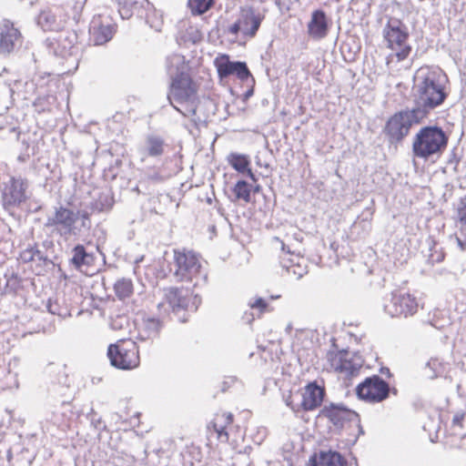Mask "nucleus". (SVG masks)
Returning <instances> with one entry per match:
<instances>
[{"mask_svg": "<svg viewBox=\"0 0 466 466\" xmlns=\"http://www.w3.org/2000/svg\"><path fill=\"white\" fill-rule=\"evenodd\" d=\"M167 98L184 116H196L198 107L197 89L187 74L180 73L173 77Z\"/></svg>", "mask_w": 466, "mask_h": 466, "instance_id": "f03ea898", "label": "nucleus"}, {"mask_svg": "<svg viewBox=\"0 0 466 466\" xmlns=\"http://www.w3.org/2000/svg\"><path fill=\"white\" fill-rule=\"evenodd\" d=\"M384 311L390 317L412 316L417 312L418 302L415 297L403 291H396L391 294L389 300L383 305Z\"/></svg>", "mask_w": 466, "mask_h": 466, "instance_id": "1a4fd4ad", "label": "nucleus"}, {"mask_svg": "<svg viewBox=\"0 0 466 466\" xmlns=\"http://www.w3.org/2000/svg\"><path fill=\"white\" fill-rule=\"evenodd\" d=\"M233 422V415L231 413H221L216 414L214 420L208 426V430L217 434V438L221 442H227L228 441V427Z\"/></svg>", "mask_w": 466, "mask_h": 466, "instance_id": "aec40b11", "label": "nucleus"}, {"mask_svg": "<svg viewBox=\"0 0 466 466\" xmlns=\"http://www.w3.org/2000/svg\"><path fill=\"white\" fill-rule=\"evenodd\" d=\"M463 419V414H456L454 417H453V422L454 423H460Z\"/></svg>", "mask_w": 466, "mask_h": 466, "instance_id": "79ce46f5", "label": "nucleus"}, {"mask_svg": "<svg viewBox=\"0 0 466 466\" xmlns=\"http://www.w3.org/2000/svg\"><path fill=\"white\" fill-rule=\"evenodd\" d=\"M458 218L461 231H462L466 227V197L461 201V207L458 209Z\"/></svg>", "mask_w": 466, "mask_h": 466, "instance_id": "c9c22d12", "label": "nucleus"}, {"mask_svg": "<svg viewBox=\"0 0 466 466\" xmlns=\"http://www.w3.org/2000/svg\"><path fill=\"white\" fill-rule=\"evenodd\" d=\"M187 294L186 289L169 288L165 289V299L173 310H177L187 306Z\"/></svg>", "mask_w": 466, "mask_h": 466, "instance_id": "412c9836", "label": "nucleus"}, {"mask_svg": "<svg viewBox=\"0 0 466 466\" xmlns=\"http://www.w3.org/2000/svg\"><path fill=\"white\" fill-rule=\"evenodd\" d=\"M174 276L179 281H191L200 273V260L190 250H174Z\"/></svg>", "mask_w": 466, "mask_h": 466, "instance_id": "6e6552de", "label": "nucleus"}, {"mask_svg": "<svg viewBox=\"0 0 466 466\" xmlns=\"http://www.w3.org/2000/svg\"><path fill=\"white\" fill-rule=\"evenodd\" d=\"M448 137L438 127H424L415 135L412 142L414 157L429 159L438 156L447 146Z\"/></svg>", "mask_w": 466, "mask_h": 466, "instance_id": "20e7f679", "label": "nucleus"}, {"mask_svg": "<svg viewBox=\"0 0 466 466\" xmlns=\"http://www.w3.org/2000/svg\"><path fill=\"white\" fill-rule=\"evenodd\" d=\"M161 328L162 323L159 319L155 318L144 319L138 331V338L141 340L152 339L157 337Z\"/></svg>", "mask_w": 466, "mask_h": 466, "instance_id": "4be33fe9", "label": "nucleus"}, {"mask_svg": "<svg viewBox=\"0 0 466 466\" xmlns=\"http://www.w3.org/2000/svg\"><path fill=\"white\" fill-rule=\"evenodd\" d=\"M461 232L463 238H461V237H456V241L461 250H466V227L465 229Z\"/></svg>", "mask_w": 466, "mask_h": 466, "instance_id": "ea45409f", "label": "nucleus"}, {"mask_svg": "<svg viewBox=\"0 0 466 466\" xmlns=\"http://www.w3.org/2000/svg\"><path fill=\"white\" fill-rule=\"evenodd\" d=\"M252 94H253V90H252V89H250V90H248V91L246 93V96H247V97H248V96H252Z\"/></svg>", "mask_w": 466, "mask_h": 466, "instance_id": "a18cd8bd", "label": "nucleus"}, {"mask_svg": "<svg viewBox=\"0 0 466 466\" xmlns=\"http://www.w3.org/2000/svg\"><path fill=\"white\" fill-rule=\"evenodd\" d=\"M324 389L316 383H309L302 393L301 406L305 410H313L319 407L324 398Z\"/></svg>", "mask_w": 466, "mask_h": 466, "instance_id": "f3484780", "label": "nucleus"}, {"mask_svg": "<svg viewBox=\"0 0 466 466\" xmlns=\"http://www.w3.org/2000/svg\"><path fill=\"white\" fill-rule=\"evenodd\" d=\"M263 18L262 15L256 13L251 7L243 9L239 18L242 24V33L249 37L255 36Z\"/></svg>", "mask_w": 466, "mask_h": 466, "instance_id": "a211bd4d", "label": "nucleus"}, {"mask_svg": "<svg viewBox=\"0 0 466 466\" xmlns=\"http://www.w3.org/2000/svg\"><path fill=\"white\" fill-rule=\"evenodd\" d=\"M37 24L45 31L55 30L58 26L56 17L50 10H45L39 14Z\"/></svg>", "mask_w": 466, "mask_h": 466, "instance_id": "bb28decb", "label": "nucleus"}, {"mask_svg": "<svg viewBox=\"0 0 466 466\" xmlns=\"http://www.w3.org/2000/svg\"><path fill=\"white\" fill-rule=\"evenodd\" d=\"M239 31H242V24L240 19L231 25L228 29V32L234 35H238Z\"/></svg>", "mask_w": 466, "mask_h": 466, "instance_id": "58836bf2", "label": "nucleus"}, {"mask_svg": "<svg viewBox=\"0 0 466 466\" xmlns=\"http://www.w3.org/2000/svg\"><path fill=\"white\" fill-rule=\"evenodd\" d=\"M386 46L392 51L389 56L390 60L396 58L400 62L408 58L411 52L409 44L410 33L407 25L400 19L390 17L382 30Z\"/></svg>", "mask_w": 466, "mask_h": 466, "instance_id": "7ed1b4c3", "label": "nucleus"}, {"mask_svg": "<svg viewBox=\"0 0 466 466\" xmlns=\"http://www.w3.org/2000/svg\"><path fill=\"white\" fill-rule=\"evenodd\" d=\"M82 218H83V220H85L86 218H87V215L86 213H83ZM82 226L85 227V221L82 222Z\"/></svg>", "mask_w": 466, "mask_h": 466, "instance_id": "c03bdc74", "label": "nucleus"}, {"mask_svg": "<svg viewBox=\"0 0 466 466\" xmlns=\"http://www.w3.org/2000/svg\"><path fill=\"white\" fill-rule=\"evenodd\" d=\"M425 117L414 107L393 114L386 122L383 132L390 144L400 143L412 126L420 124Z\"/></svg>", "mask_w": 466, "mask_h": 466, "instance_id": "39448f33", "label": "nucleus"}, {"mask_svg": "<svg viewBox=\"0 0 466 466\" xmlns=\"http://www.w3.org/2000/svg\"><path fill=\"white\" fill-rule=\"evenodd\" d=\"M115 291L119 299H126L133 292V284L130 279H122L115 284Z\"/></svg>", "mask_w": 466, "mask_h": 466, "instance_id": "c85d7f7f", "label": "nucleus"}, {"mask_svg": "<svg viewBox=\"0 0 466 466\" xmlns=\"http://www.w3.org/2000/svg\"><path fill=\"white\" fill-rule=\"evenodd\" d=\"M413 107L427 117L447 98L448 77L439 67L421 66L413 77Z\"/></svg>", "mask_w": 466, "mask_h": 466, "instance_id": "f257e3e1", "label": "nucleus"}, {"mask_svg": "<svg viewBox=\"0 0 466 466\" xmlns=\"http://www.w3.org/2000/svg\"><path fill=\"white\" fill-rule=\"evenodd\" d=\"M214 63L221 78L236 75L241 81H245L251 76L246 63L231 62L226 55L218 56Z\"/></svg>", "mask_w": 466, "mask_h": 466, "instance_id": "ddd939ff", "label": "nucleus"}, {"mask_svg": "<svg viewBox=\"0 0 466 466\" xmlns=\"http://www.w3.org/2000/svg\"><path fill=\"white\" fill-rule=\"evenodd\" d=\"M320 414L328 418L338 428H343L346 423H353L361 433L363 432L358 413L342 405L331 403L329 406H324Z\"/></svg>", "mask_w": 466, "mask_h": 466, "instance_id": "f8f14e48", "label": "nucleus"}, {"mask_svg": "<svg viewBox=\"0 0 466 466\" xmlns=\"http://www.w3.org/2000/svg\"><path fill=\"white\" fill-rule=\"evenodd\" d=\"M128 325L127 318L125 316H117L111 319L110 327L114 330H121Z\"/></svg>", "mask_w": 466, "mask_h": 466, "instance_id": "e433bc0d", "label": "nucleus"}, {"mask_svg": "<svg viewBox=\"0 0 466 466\" xmlns=\"http://www.w3.org/2000/svg\"><path fill=\"white\" fill-rule=\"evenodd\" d=\"M279 298H280V295L271 296L272 299H279Z\"/></svg>", "mask_w": 466, "mask_h": 466, "instance_id": "49530a36", "label": "nucleus"}, {"mask_svg": "<svg viewBox=\"0 0 466 466\" xmlns=\"http://www.w3.org/2000/svg\"><path fill=\"white\" fill-rule=\"evenodd\" d=\"M283 266L287 268L288 272L294 275L297 279H301L308 273L307 266L302 265L299 261L295 263L293 259H290L289 265L284 264Z\"/></svg>", "mask_w": 466, "mask_h": 466, "instance_id": "2f4dec72", "label": "nucleus"}, {"mask_svg": "<svg viewBox=\"0 0 466 466\" xmlns=\"http://www.w3.org/2000/svg\"><path fill=\"white\" fill-rule=\"evenodd\" d=\"M118 5V12L123 19L132 16L133 13L143 6L146 0H116Z\"/></svg>", "mask_w": 466, "mask_h": 466, "instance_id": "393cba45", "label": "nucleus"}, {"mask_svg": "<svg viewBox=\"0 0 466 466\" xmlns=\"http://www.w3.org/2000/svg\"><path fill=\"white\" fill-rule=\"evenodd\" d=\"M142 259H143V258H141L139 259V261H140V260H142ZM136 263H138V259H137V260H136Z\"/></svg>", "mask_w": 466, "mask_h": 466, "instance_id": "de8ad7c7", "label": "nucleus"}, {"mask_svg": "<svg viewBox=\"0 0 466 466\" xmlns=\"http://www.w3.org/2000/svg\"><path fill=\"white\" fill-rule=\"evenodd\" d=\"M80 212L65 208L59 207L56 208L55 212L47 217L45 226L52 228L53 232H56L60 237L67 239L71 236H76L80 232L77 227Z\"/></svg>", "mask_w": 466, "mask_h": 466, "instance_id": "0eeeda50", "label": "nucleus"}, {"mask_svg": "<svg viewBox=\"0 0 466 466\" xmlns=\"http://www.w3.org/2000/svg\"><path fill=\"white\" fill-rule=\"evenodd\" d=\"M94 261V256L88 253L83 245H76L72 250L71 264L80 269L83 266H89Z\"/></svg>", "mask_w": 466, "mask_h": 466, "instance_id": "b1692460", "label": "nucleus"}, {"mask_svg": "<svg viewBox=\"0 0 466 466\" xmlns=\"http://www.w3.org/2000/svg\"><path fill=\"white\" fill-rule=\"evenodd\" d=\"M309 35L315 39L324 38L328 34V22L322 10H316L311 15L308 25Z\"/></svg>", "mask_w": 466, "mask_h": 466, "instance_id": "6ab92c4d", "label": "nucleus"}, {"mask_svg": "<svg viewBox=\"0 0 466 466\" xmlns=\"http://www.w3.org/2000/svg\"><path fill=\"white\" fill-rule=\"evenodd\" d=\"M313 466H347L346 460L337 451H321Z\"/></svg>", "mask_w": 466, "mask_h": 466, "instance_id": "5701e85b", "label": "nucleus"}, {"mask_svg": "<svg viewBox=\"0 0 466 466\" xmlns=\"http://www.w3.org/2000/svg\"><path fill=\"white\" fill-rule=\"evenodd\" d=\"M437 364V360H430L427 362V367H430V368H432L433 366H435Z\"/></svg>", "mask_w": 466, "mask_h": 466, "instance_id": "37998d69", "label": "nucleus"}, {"mask_svg": "<svg viewBox=\"0 0 466 466\" xmlns=\"http://www.w3.org/2000/svg\"><path fill=\"white\" fill-rule=\"evenodd\" d=\"M28 182L22 177H11L2 184V201L5 209L20 206L27 199Z\"/></svg>", "mask_w": 466, "mask_h": 466, "instance_id": "9d476101", "label": "nucleus"}, {"mask_svg": "<svg viewBox=\"0 0 466 466\" xmlns=\"http://www.w3.org/2000/svg\"><path fill=\"white\" fill-rule=\"evenodd\" d=\"M233 191L238 199H242L245 202H249L250 188H249V185L246 181H244V180L238 181L233 188Z\"/></svg>", "mask_w": 466, "mask_h": 466, "instance_id": "7c9ffc66", "label": "nucleus"}, {"mask_svg": "<svg viewBox=\"0 0 466 466\" xmlns=\"http://www.w3.org/2000/svg\"><path fill=\"white\" fill-rule=\"evenodd\" d=\"M185 67L184 56L173 54L167 57V68L170 75L183 73Z\"/></svg>", "mask_w": 466, "mask_h": 466, "instance_id": "cd10ccee", "label": "nucleus"}, {"mask_svg": "<svg viewBox=\"0 0 466 466\" xmlns=\"http://www.w3.org/2000/svg\"><path fill=\"white\" fill-rule=\"evenodd\" d=\"M429 251L430 253L427 255V260L430 264L434 265L435 263H440L444 259V253L442 252L441 248L436 243L430 245Z\"/></svg>", "mask_w": 466, "mask_h": 466, "instance_id": "72a5a7b5", "label": "nucleus"}, {"mask_svg": "<svg viewBox=\"0 0 466 466\" xmlns=\"http://www.w3.org/2000/svg\"><path fill=\"white\" fill-rule=\"evenodd\" d=\"M231 166L238 172H247L248 176L254 181H256L255 176L252 171L248 168L249 161L245 156L233 154L230 157Z\"/></svg>", "mask_w": 466, "mask_h": 466, "instance_id": "a878e982", "label": "nucleus"}, {"mask_svg": "<svg viewBox=\"0 0 466 466\" xmlns=\"http://www.w3.org/2000/svg\"><path fill=\"white\" fill-rule=\"evenodd\" d=\"M248 305L252 309H259L260 310L265 309L267 307V303L265 302V300L262 298H258L253 302L250 301L248 303Z\"/></svg>", "mask_w": 466, "mask_h": 466, "instance_id": "4c0bfd02", "label": "nucleus"}, {"mask_svg": "<svg viewBox=\"0 0 466 466\" xmlns=\"http://www.w3.org/2000/svg\"><path fill=\"white\" fill-rule=\"evenodd\" d=\"M22 43V35L14 24L5 20L0 24V54L7 55L13 52Z\"/></svg>", "mask_w": 466, "mask_h": 466, "instance_id": "4468645a", "label": "nucleus"}, {"mask_svg": "<svg viewBox=\"0 0 466 466\" xmlns=\"http://www.w3.org/2000/svg\"><path fill=\"white\" fill-rule=\"evenodd\" d=\"M275 240L278 241L281 245V249L283 251H287L288 254H292L289 248L285 245L283 241H281L279 238H275Z\"/></svg>", "mask_w": 466, "mask_h": 466, "instance_id": "a19ab883", "label": "nucleus"}, {"mask_svg": "<svg viewBox=\"0 0 466 466\" xmlns=\"http://www.w3.org/2000/svg\"><path fill=\"white\" fill-rule=\"evenodd\" d=\"M339 362L340 363L336 366V370L345 373L347 376H353L361 367L360 363H352L347 360H340Z\"/></svg>", "mask_w": 466, "mask_h": 466, "instance_id": "473e14b6", "label": "nucleus"}, {"mask_svg": "<svg viewBox=\"0 0 466 466\" xmlns=\"http://www.w3.org/2000/svg\"><path fill=\"white\" fill-rule=\"evenodd\" d=\"M89 31L95 45L100 46L111 40L115 34V26L98 16L92 20Z\"/></svg>", "mask_w": 466, "mask_h": 466, "instance_id": "dca6fc26", "label": "nucleus"}, {"mask_svg": "<svg viewBox=\"0 0 466 466\" xmlns=\"http://www.w3.org/2000/svg\"><path fill=\"white\" fill-rule=\"evenodd\" d=\"M214 0H188V6L193 15L206 13L213 5Z\"/></svg>", "mask_w": 466, "mask_h": 466, "instance_id": "c756f323", "label": "nucleus"}, {"mask_svg": "<svg viewBox=\"0 0 466 466\" xmlns=\"http://www.w3.org/2000/svg\"><path fill=\"white\" fill-rule=\"evenodd\" d=\"M389 384L379 376L367 378L357 387L358 396L370 402H380L388 398Z\"/></svg>", "mask_w": 466, "mask_h": 466, "instance_id": "9b49d317", "label": "nucleus"}, {"mask_svg": "<svg viewBox=\"0 0 466 466\" xmlns=\"http://www.w3.org/2000/svg\"><path fill=\"white\" fill-rule=\"evenodd\" d=\"M107 356L112 366L119 370H133L139 366V350L132 339H120L108 347Z\"/></svg>", "mask_w": 466, "mask_h": 466, "instance_id": "423d86ee", "label": "nucleus"}, {"mask_svg": "<svg viewBox=\"0 0 466 466\" xmlns=\"http://www.w3.org/2000/svg\"><path fill=\"white\" fill-rule=\"evenodd\" d=\"M163 137L158 135L150 134L145 137L143 144L137 148L140 160L144 162L147 157H160L166 148Z\"/></svg>", "mask_w": 466, "mask_h": 466, "instance_id": "2eb2a0df", "label": "nucleus"}, {"mask_svg": "<svg viewBox=\"0 0 466 466\" xmlns=\"http://www.w3.org/2000/svg\"><path fill=\"white\" fill-rule=\"evenodd\" d=\"M202 39V34L198 27L189 25L187 29V35L185 40L189 41L193 44L199 42Z\"/></svg>", "mask_w": 466, "mask_h": 466, "instance_id": "f704fd0d", "label": "nucleus"}]
</instances>
